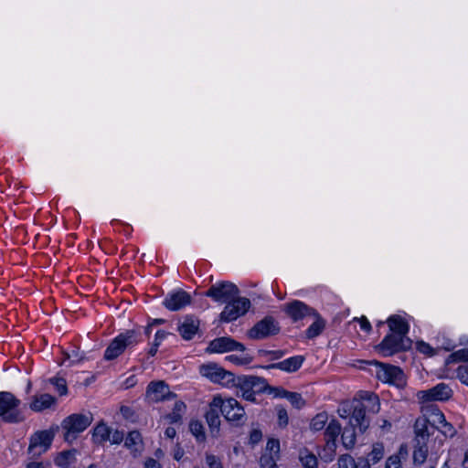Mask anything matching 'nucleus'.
<instances>
[{"label":"nucleus","mask_w":468,"mask_h":468,"mask_svg":"<svg viewBox=\"0 0 468 468\" xmlns=\"http://www.w3.org/2000/svg\"><path fill=\"white\" fill-rule=\"evenodd\" d=\"M233 403L234 402H231V400H224L220 395L215 396L209 403V408L205 414V418L213 437H217L219 433V413H221L226 420H239V417L240 418V413L229 416V410H232Z\"/></svg>","instance_id":"1"},{"label":"nucleus","mask_w":468,"mask_h":468,"mask_svg":"<svg viewBox=\"0 0 468 468\" xmlns=\"http://www.w3.org/2000/svg\"><path fill=\"white\" fill-rule=\"evenodd\" d=\"M140 341V333L135 330H126L118 335L109 344L104 352V359L111 361L121 356L126 348L134 346Z\"/></svg>","instance_id":"2"},{"label":"nucleus","mask_w":468,"mask_h":468,"mask_svg":"<svg viewBox=\"0 0 468 468\" xmlns=\"http://www.w3.org/2000/svg\"><path fill=\"white\" fill-rule=\"evenodd\" d=\"M21 404L14 394L0 391V418L6 423H20L25 420L23 412L19 410Z\"/></svg>","instance_id":"3"},{"label":"nucleus","mask_w":468,"mask_h":468,"mask_svg":"<svg viewBox=\"0 0 468 468\" xmlns=\"http://www.w3.org/2000/svg\"><path fill=\"white\" fill-rule=\"evenodd\" d=\"M93 416L90 412L74 413L64 419L61 427L64 432V440L72 442L78 435L84 431L92 422Z\"/></svg>","instance_id":"4"},{"label":"nucleus","mask_w":468,"mask_h":468,"mask_svg":"<svg viewBox=\"0 0 468 468\" xmlns=\"http://www.w3.org/2000/svg\"><path fill=\"white\" fill-rule=\"evenodd\" d=\"M412 341L395 334H388L377 346V349L384 356H390L396 353L406 351L411 348Z\"/></svg>","instance_id":"5"},{"label":"nucleus","mask_w":468,"mask_h":468,"mask_svg":"<svg viewBox=\"0 0 468 468\" xmlns=\"http://www.w3.org/2000/svg\"><path fill=\"white\" fill-rule=\"evenodd\" d=\"M369 363L376 366V377L380 381L394 384L397 387L405 385V375L399 367L378 361Z\"/></svg>","instance_id":"6"},{"label":"nucleus","mask_w":468,"mask_h":468,"mask_svg":"<svg viewBox=\"0 0 468 468\" xmlns=\"http://www.w3.org/2000/svg\"><path fill=\"white\" fill-rule=\"evenodd\" d=\"M239 293V288L230 282H220L210 286L205 292L207 297L211 298L215 302L226 303Z\"/></svg>","instance_id":"7"},{"label":"nucleus","mask_w":468,"mask_h":468,"mask_svg":"<svg viewBox=\"0 0 468 468\" xmlns=\"http://www.w3.org/2000/svg\"><path fill=\"white\" fill-rule=\"evenodd\" d=\"M280 330L281 327L275 318L267 315L248 331V336L250 339L259 340L278 335Z\"/></svg>","instance_id":"8"},{"label":"nucleus","mask_w":468,"mask_h":468,"mask_svg":"<svg viewBox=\"0 0 468 468\" xmlns=\"http://www.w3.org/2000/svg\"><path fill=\"white\" fill-rule=\"evenodd\" d=\"M54 435V432L50 430L35 432L30 438L27 450L31 458H38L41 454L45 453L50 448Z\"/></svg>","instance_id":"9"},{"label":"nucleus","mask_w":468,"mask_h":468,"mask_svg":"<svg viewBox=\"0 0 468 468\" xmlns=\"http://www.w3.org/2000/svg\"><path fill=\"white\" fill-rule=\"evenodd\" d=\"M226 303L224 310L220 314V320L222 322L236 320L238 317L245 314L250 306V301L248 298L239 296Z\"/></svg>","instance_id":"10"},{"label":"nucleus","mask_w":468,"mask_h":468,"mask_svg":"<svg viewBox=\"0 0 468 468\" xmlns=\"http://www.w3.org/2000/svg\"><path fill=\"white\" fill-rule=\"evenodd\" d=\"M226 303L224 310L220 314V320L222 322L236 320L238 317L245 314L250 306V301L248 298L239 296Z\"/></svg>","instance_id":"11"},{"label":"nucleus","mask_w":468,"mask_h":468,"mask_svg":"<svg viewBox=\"0 0 468 468\" xmlns=\"http://www.w3.org/2000/svg\"><path fill=\"white\" fill-rule=\"evenodd\" d=\"M199 372L203 377L210 379L212 382L222 385H229L231 380L234 379V374L232 372L225 370L217 363L201 365L199 367Z\"/></svg>","instance_id":"12"},{"label":"nucleus","mask_w":468,"mask_h":468,"mask_svg":"<svg viewBox=\"0 0 468 468\" xmlns=\"http://www.w3.org/2000/svg\"><path fill=\"white\" fill-rule=\"evenodd\" d=\"M245 346L229 336H221L210 341L206 351L207 353H226L231 351H244Z\"/></svg>","instance_id":"13"},{"label":"nucleus","mask_w":468,"mask_h":468,"mask_svg":"<svg viewBox=\"0 0 468 468\" xmlns=\"http://www.w3.org/2000/svg\"><path fill=\"white\" fill-rule=\"evenodd\" d=\"M370 424L367 416V406L361 400H354V407L349 419V425L356 427L360 433L366 432Z\"/></svg>","instance_id":"14"},{"label":"nucleus","mask_w":468,"mask_h":468,"mask_svg":"<svg viewBox=\"0 0 468 468\" xmlns=\"http://www.w3.org/2000/svg\"><path fill=\"white\" fill-rule=\"evenodd\" d=\"M452 390L445 383H440L427 390L419 391L418 397L423 402L426 401H444L452 397Z\"/></svg>","instance_id":"15"},{"label":"nucleus","mask_w":468,"mask_h":468,"mask_svg":"<svg viewBox=\"0 0 468 468\" xmlns=\"http://www.w3.org/2000/svg\"><path fill=\"white\" fill-rule=\"evenodd\" d=\"M146 395L155 402L170 400L176 397L174 392L170 391L168 385L162 380L150 382L147 386Z\"/></svg>","instance_id":"16"},{"label":"nucleus","mask_w":468,"mask_h":468,"mask_svg":"<svg viewBox=\"0 0 468 468\" xmlns=\"http://www.w3.org/2000/svg\"><path fill=\"white\" fill-rule=\"evenodd\" d=\"M283 311L293 322H298L306 316L317 315V312L303 302L294 300L284 305Z\"/></svg>","instance_id":"17"},{"label":"nucleus","mask_w":468,"mask_h":468,"mask_svg":"<svg viewBox=\"0 0 468 468\" xmlns=\"http://www.w3.org/2000/svg\"><path fill=\"white\" fill-rule=\"evenodd\" d=\"M191 303V296L184 290H177L167 293L163 304L169 311H179Z\"/></svg>","instance_id":"18"},{"label":"nucleus","mask_w":468,"mask_h":468,"mask_svg":"<svg viewBox=\"0 0 468 468\" xmlns=\"http://www.w3.org/2000/svg\"><path fill=\"white\" fill-rule=\"evenodd\" d=\"M253 376H246L240 375L238 377L234 376V379L231 380L230 384L235 386L240 392L243 399L249 401L254 402L256 400L255 397L252 396V385H253Z\"/></svg>","instance_id":"19"},{"label":"nucleus","mask_w":468,"mask_h":468,"mask_svg":"<svg viewBox=\"0 0 468 468\" xmlns=\"http://www.w3.org/2000/svg\"><path fill=\"white\" fill-rule=\"evenodd\" d=\"M200 321L197 316L186 315L184 321L178 325V332L183 339L191 340L197 333Z\"/></svg>","instance_id":"20"},{"label":"nucleus","mask_w":468,"mask_h":468,"mask_svg":"<svg viewBox=\"0 0 468 468\" xmlns=\"http://www.w3.org/2000/svg\"><path fill=\"white\" fill-rule=\"evenodd\" d=\"M303 361L304 357L303 356H295L283 361L270 364L262 367L266 369L276 368L285 372H295L302 367Z\"/></svg>","instance_id":"21"},{"label":"nucleus","mask_w":468,"mask_h":468,"mask_svg":"<svg viewBox=\"0 0 468 468\" xmlns=\"http://www.w3.org/2000/svg\"><path fill=\"white\" fill-rule=\"evenodd\" d=\"M56 398L48 393L35 395L32 398V401L29 404V408L33 411L41 412L44 410L51 408L53 405L56 404Z\"/></svg>","instance_id":"22"},{"label":"nucleus","mask_w":468,"mask_h":468,"mask_svg":"<svg viewBox=\"0 0 468 468\" xmlns=\"http://www.w3.org/2000/svg\"><path fill=\"white\" fill-rule=\"evenodd\" d=\"M387 323L391 334L408 337L407 335L409 333L410 326L401 316L392 315L388 319Z\"/></svg>","instance_id":"23"},{"label":"nucleus","mask_w":468,"mask_h":468,"mask_svg":"<svg viewBox=\"0 0 468 468\" xmlns=\"http://www.w3.org/2000/svg\"><path fill=\"white\" fill-rule=\"evenodd\" d=\"M112 429L106 423L101 421L98 423L91 433V440L95 444L102 445L110 440Z\"/></svg>","instance_id":"24"},{"label":"nucleus","mask_w":468,"mask_h":468,"mask_svg":"<svg viewBox=\"0 0 468 468\" xmlns=\"http://www.w3.org/2000/svg\"><path fill=\"white\" fill-rule=\"evenodd\" d=\"M342 431L341 424L336 420H332L324 431V438L326 441V446L328 448L335 447L336 438L339 436Z\"/></svg>","instance_id":"25"},{"label":"nucleus","mask_w":468,"mask_h":468,"mask_svg":"<svg viewBox=\"0 0 468 468\" xmlns=\"http://www.w3.org/2000/svg\"><path fill=\"white\" fill-rule=\"evenodd\" d=\"M224 400H231V402H234L232 405L233 406L232 410H229V416L234 415V414L238 415L239 413H240V418L239 417V420H226L228 422H229L232 426L239 427V426L243 425L247 420V416H246L244 408L234 398L224 399Z\"/></svg>","instance_id":"26"},{"label":"nucleus","mask_w":468,"mask_h":468,"mask_svg":"<svg viewBox=\"0 0 468 468\" xmlns=\"http://www.w3.org/2000/svg\"><path fill=\"white\" fill-rule=\"evenodd\" d=\"M429 420L424 418V419H418L416 421H415V424H414V432H415V435H416V441H424L425 442H427V441L429 440L430 436L431 435V432H430L429 431Z\"/></svg>","instance_id":"27"},{"label":"nucleus","mask_w":468,"mask_h":468,"mask_svg":"<svg viewBox=\"0 0 468 468\" xmlns=\"http://www.w3.org/2000/svg\"><path fill=\"white\" fill-rule=\"evenodd\" d=\"M76 452L77 450L75 449L58 452L54 459L55 464L61 468H68L76 460Z\"/></svg>","instance_id":"28"},{"label":"nucleus","mask_w":468,"mask_h":468,"mask_svg":"<svg viewBox=\"0 0 468 468\" xmlns=\"http://www.w3.org/2000/svg\"><path fill=\"white\" fill-rule=\"evenodd\" d=\"M383 457H384V446L382 443L378 442L373 445L372 451L368 453L367 458H365V457L358 458V463L361 460L367 461L370 467L371 463L375 464V463H378Z\"/></svg>","instance_id":"29"},{"label":"nucleus","mask_w":468,"mask_h":468,"mask_svg":"<svg viewBox=\"0 0 468 468\" xmlns=\"http://www.w3.org/2000/svg\"><path fill=\"white\" fill-rule=\"evenodd\" d=\"M315 321L307 328L305 335L308 339H313L318 336L325 327V321L317 313V315H313Z\"/></svg>","instance_id":"30"},{"label":"nucleus","mask_w":468,"mask_h":468,"mask_svg":"<svg viewBox=\"0 0 468 468\" xmlns=\"http://www.w3.org/2000/svg\"><path fill=\"white\" fill-rule=\"evenodd\" d=\"M299 460L303 468H317L318 466L316 456L306 448L300 450Z\"/></svg>","instance_id":"31"},{"label":"nucleus","mask_w":468,"mask_h":468,"mask_svg":"<svg viewBox=\"0 0 468 468\" xmlns=\"http://www.w3.org/2000/svg\"><path fill=\"white\" fill-rule=\"evenodd\" d=\"M356 428L351 425L346 426L341 436L342 443L346 449H351L356 444Z\"/></svg>","instance_id":"32"},{"label":"nucleus","mask_w":468,"mask_h":468,"mask_svg":"<svg viewBox=\"0 0 468 468\" xmlns=\"http://www.w3.org/2000/svg\"><path fill=\"white\" fill-rule=\"evenodd\" d=\"M428 455L427 442L424 441H416L415 450L413 452V460L415 463L422 464Z\"/></svg>","instance_id":"33"},{"label":"nucleus","mask_w":468,"mask_h":468,"mask_svg":"<svg viewBox=\"0 0 468 468\" xmlns=\"http://www.w3.org/2000/svg\"><path fill=\"white\" fill-rule=\"evenodd\" d=\"M363 400L367 402V410L373 414H376L380 410V403L378 397L374 393H367L364 397H362Z\"/></svg>","instance_id":"34"},{"label":"nucleus","mask_w":468,"mask_h":468,"mask_svg":"<svg viewBox=\"0 0 468 468\" xmlns=\"http://www.w3.org/2000/svg\"><path fill=\"white\" fill-rule=\"evenodd\" d=\"M253 385H252V396L255 397L256 394H261L262 392H268L270 390V385L267 383L266 379L261 377L253 376L252 378Z\"/></svg>","instance_id":"35"},{"label":"nucleus","mask_w":468,"mask_h":468,"mask_svg":"<svg viewBox=\"0 0 468 468\" xmlns=\"http://www.w3.org/2000/svg\"><path fill=\"white\" fill-rule=\"evenodd\" d=\"M328 421V415L326 412H320L316 414L311 420L310 429L314 431H322L326 422Z\"/></svg>","instance_id":"36"},{"label":"nucleus","mask_w":468,"mask_h":468,"mask_svg":"<svg viewBox=\"0 0 468 468\" xmlns=\"http://www.w3.org/2000/svg\"><path fill=\"white\" fill-rule=\"evenodd\" d=\"M429 423L436 429V427H440L442 422L446 420L444 414L438 408H431Z\"/></svg>","instance_id":"37"},{"label":"nucleus","mask_w":468,"mask_h":468,"mask_svg":"<svg viewBox=\"0 0 468 468\" xmlns=\"http://www.w3.org/2000/svg\"><path fill=\"white\" fill-rule=\"evenodd\" d=\"M191 433L196 437L197 441H204L206 439L203 424L198 420H192L189 424Z\"/></svg>","instance_id":"38"},{"label":"nucleus","mask_w":468,"mask_h":468,"mask_svg":"<svg viewBox=\"0 0 468 468\" xmlns=\"http://www.w3.org/2000/svg\"><path fill=\"white\" fill-rule=\"evenodd\" d=\"M186 410V405L183 401H176L175 403L173 412L169 413L166 418L171 423H176L181 420V413Z\"/></svg>","instance_id":"39"},{"label":"nucleus","mask_w":468,"mask_h":468,"mask_svg":"<svg viewBox=\"0 0 468 468\" xmlns=\"http://www.w3.org/2000/svg\"><path fill=\"white\" fill-rule=\"evenodd\" d=\"M358 460L356 462L349 454H343L338 458V468H357Z\"/></svg>","instance_id":"40"},{"label":"nucleus","mask_w":468,"mask_h":468,"mask_svg":"<svg viewBox=\"0 0 468 468\" xmlns=\"http://www.w3.org/2000/svg\"><path fill=\"white\" fill-rule=\"evenodd\" d=\"M460 361H468V347L460 349L451 354L447 358L446 363L450 364Z\"/></svg>","instance_id":"41"},{"label":"nucleus","mask_w":468,"mask_h":468,"mask_svg":"<svg viewBox=\"0 0 468 468\" xmlns=\"http://www.w3.org/2000/svg\"><path fill=\"white\" fill-rule=\"evenodd\" d=\"M142 442V436L138 431H132L125 438L124 444L127 448H132Z\"/></svg>","instance_id":"42"},{"label":"nucleus","mask_w":468,"mask_h":468,"mask_svg":"<svg viewBox=\"0 0 468 468\" xmlns=\"http://www.w3.org/2000/svg\"><path fill=\"white\" fill-rule=\"evenodd\" d=\"M49 382L55 386L57 391L60 396H64L68 393V387L66 379L63 378H52Z\"/></svg>","instance_id":"43"},{"label":"nucleus","mask_w":468,"mask_h":468,"mask_svg":"<svg viewBox=\"0 0 468 468\" xmlns=\"http://www.w3.org/2000/svg\"><path fill=\"white\" fill-rule=\"evenodd\" d=\"M276 411L278 416L279 426L286 427L289 422V417L286 409L281 405H278L276 406Z\"/></svg>","instance_id":"44"},{"label":"nucleus","mask_w":468,"mask_h":468,"mask_svg":"<svg viewBox=\"0 0 468 468\" xmlns=\"http://www.w3.org/2000/svg\"><path fill=\"white\" fill-rule=\"evenodd\" d=\"M287 399L296 409H301V408H303L305 405V401L303 399L302 395L300 393H297V392L290 391V394H289Z\"/></svg>","instance_id":"45"},{"label":"nucleus","mask_w":468,"mask_h":468,"mask_svg":"<svg viewBox=\"0 0 468 468\" xmlns=\"http://www.w3.org/2000/svg\"><path fill=\"white\" fill-rule=\"evenodd\" d=\"M353 407H354V400L352 402H345V403L341 404V406L337 410V413H338L339 417H341L343 419H347V418L350 419Z\"/></svg>","instance_id":"46"},{"label":"nucleus","mask_w":468,"mask_h":468,"mask_svg":"<svg viewBox=\"0 0 468 468\" xmlns=\"http://www.w3.org/2000/svg\"><path fill=\"white\" fill-rule=\"evenodd\" d=\"M445 437L452 438L456 434V430L452 423L445 420L440 427H436Z\"/></svg>","instance_id":"47"},{"label":"nucleus","mask_w":468,"mask_h":468,"mask_svg":"<svg viewBox=\"0 0 468 468\" xmlns=\"http://www.w3.org/2000/svg\"><path fill=\"white\" fill-rule=\"evenodd\" d=\"M252 359L253 358L248 355L243 356L230 355V356H226V360H228L231 363H234L236 365H249L250 363H251Z\"/></svg>","instance_id":"48"},{"label":"nucleus","mask_w":468,"mask_h":468,"mask_svg":"<svg viewBox=\"0 0 468 468\" xmlns=\"http://www.w3.org/2000/svg\"><path fill=\"white\" fill-rule=\"evenodd\" d=\"M274 455L263 453L260 458V465L261 468H269L276 463Z\"/></svg>","instance_id":"49"},{"label":"nucleus","mask_w":468,"mask_h":468,"mask_svg":"<svg viewBox=\"0 0 468 468\" xmlns=\"http://www.w3.org/2000/svg\"><path fill=\"white\" fill-rule=\"evenodd\" d=\"M266 450L270 452L269 454H274L278 457L280 452V441L277 439H270L267 441Z\"/></svg>","instance_id":"50"},{"label":"nucleus","mask_w":468,"mask_h":468,"mask_svg":"<svg viewBox=\"0 0 468 468\" xmlns=\"http://www.w3.org/2000/svg\"><path fill=\"white\" fill-rule=\"evenodd\" d=\"M385 468H402L399 456L396 454L389 456L386 461Z\"/></svg>","instance_id":"51"},{"label":"nucleus","mask_w":468,"mask_h":468,"mask_svg":"<svg viewBox=\"0 0 468 468\" xmlns=\"http://www.w3.org/2000/svg\"><path fill=\"white\" fill-rule=\"evenodd\" d=\"M417 349L419 352L431 356L435 354L433 348L429 344L423 341L417 342Z\"/></svg>","instance_id":"52"},{"label":"nucleus","mask_w":468,"mask_h":468,"mask_svg":"<svg viewBox=\"0 0 468 468\" xmlns=\"http://www.w3.org/2000/svg\"><path fill=\"white\" fill-rule=\"evenodd\" d=\"M269 393L270 394H273L274 397H277V398H285V399H288V396L290 394V391L284 389L282 387H271L270 386V390H269Z\"/></svg>","instance_id":"53"},{"label":"nucleus","mask_w":468,"mask_h":468,"mask_svg":"<svg viewBox=\"0 0 468 468\" xmlns=\"http://www.w3.org/2000/svg\"><path fill=\"white\" fill-rule=\"evenodd\" d=\"M206 461L209 468H223L221 462L215 455L207 454Z\"/></svg>","instance_id":"54"},{"label":"nucleus","mask_w":468,"mask_h":468,"mask_svg":"<svg viewBox=\"0 0 468 468\" xmlns=\"http://www.w3.org/2000/svg\"><path fill=\"white\" fill-rule=\"evenodd\" d=\"M124 434L122 431L115 430L114 431H112L110 440L112 444H119L123 441Z\"/></svg>","instance_id":"55"},{"label":"nucleus","mask_w":468,"mask_h":468,"mask_svg":"<svg viewBox=\"0 0 468 468\" xmlns=\"http://www.w3.org/2000/svg\"><path fill=\"white\" fill-rule=\"evenodd\" d=\"M262 439V432L258 429H253L250 433V442L251 444H257Z\"/></svg>","instance_id":"56"},{"label":"nucleus","mask_w":468,"mask_h":468,"mask_svg":"<svg viewBox=\"0 0 468 468\" xmlns=\"http://www.w3.org/2000/svg\"><path fill=\"white\" fill-rule=\"evenodd\" d=\"M458 378L464 383L468 384V365L460 366L457 369Z\"/></svg>","instance_id":"57"},{"label":"nucleus","mask_w":468,"mask_h":468,"mask_svg":"<svg viewBox=\"0 0 468 468\" xmlns=\"http://www.w3.org/2000/svg\"><path fill=\"white\" fill-rule=\"evenodd\" d=\"M120 411L124 419L126 420H133L134 411L129 406H122L120 409Z\"/></svg>","instance_id":"58"},{"label":"nucleus","mask_w":468,"mask_h":468,"mask_svg":"<svg viewBox=\"0 0 468 468\" xmlns=\"http://www.w3.org/2000/svg\"><path fill=\"white\" fill-rule=\"evenodd\" d=\"M144 468H162L161 464L154 458H147Z\"/></svg>","instance_id":"59"},{"label":"nucleus","mask_w":468,"mask_h":468,"mask_svg":"<svg viewBox=\"0 0 468 468\" xmlns=\"http://www.w3.org/2000/svg\"><path fill=\"white\" fill-rule=\"evenodd\" d=\"M358 320H359L360 327H361L362 330H364L365 332L371 331V328H372L371 324H370V323L368 322V320L365 316H362Z\"/></svg>","instance_id":"60"},{"label":"nucleus","mask_w":468,"mask_h":468,"mask_svg":"<svg viewBox=\"0 0 468 468\" xmlns=\"http://www.w3.org/2000/svg\"><path fill=\"white\" fill-rule=\"evenodd\" d=\"M168 335L164 330H158L155 334L154 343H158V346L161 345V342L165 338V336Z\"/></svg>","instance_id":"61"},{"label":"nucleus","mask_w":468,"mask_h":468,"mask_svg":"<svg viewBox=\"0 0 468 468\" xmlns=\"http://www.w3.org/2000/svg\"><path fill=\"white\" fill-rule=\"evenodd\" d=\"M50 463H47L46 464L40 462H31L27 465V468H50Z\"/></svg>","instance_id":"62"},{"label":"nucleus","mask_w":468,"mask_h":468,"mask_svg":"<svg viewBox=\"0 0 468 468\" xmlns=\"http://www.w3.org/2000/svg\"><path fill=\"white\" fill-rule=\"evenodd\" d=\"M260 352L264 353V354H271L273 356V359H279L284 356V352L282 350H275V351L261 350Z\"/></svg>","instance_id":"63"},{"label":"nucleus","mask_w":468,"mask_h":468,"mask_svg":"<svg viewBox=\"0 0 468 468\" xmlns=\"http://www.w3.org/2000/svg\"><path fill=\"white\" fill-rule=\"evenodd\" d=\"M184 456V450L180 447H176L174 451V459L176 461L181 460V458Z\"/></svg>","instance_id":"64"}]
</instances>
